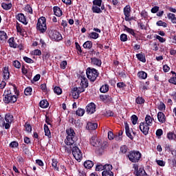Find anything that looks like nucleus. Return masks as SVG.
<instances>
[{"instance_id": "1", "label": "nucleus", "mask_w": 176, "mask_h": 176, "mask_svg": "<svg viewBox=\"0 0 176 176\" xmlns=\"http://www.w3.org/2000/svg\"><path fill=\"white\" fill-rule=\"evenodd\" d=\"M66 133L67 136L65 140V144L71 146V145H74L78 141V137H76V133H75V131L72 128L67 129Z\"/></svg>"}, {"instance_id": "2", "label": "nucleus", "mask_w": 176, "mask_h": 176, "mask_svg": "<svg viewBox=\"0 0 176 176\" xmlns=\"http://www.w3.org/2000/svg\"><path fill=\"white\" fill-rule=\"evenodd\" d=\"M4 119L2 118V116H0V126L5 127V129L8 130L10 129V124H12L14 120L13 115L10 113H6Z\"/></svg>"}, {"instance_id": "3", "label": "nucleus", "mask_w": 176, "mask_h": 176, "mask_svg": "<svg viewBox=\"0 0 176 176\" xmlns=\"http://www.w3.org/2000/svg\"><path fill=\"white\" fill-rule=\"evenodd\" d=\"M14 91L15 92V95H12V94L3 95V102L5 104H14V102L17 101V98L20 92L19 90H17L16 87H14Z\"/></svg>"}, {"instance_id": "4", "label": "nucleus", "mask_w": 176, "mask_h": 176, "mask_svg": "<svg viewBox=\"0 0 176 176\" xmlns=\"http://www.w3.org/2000/svg\"><path fill=\"white\" fill-rule=\"evenodd\" d=\"M36 30L39 32V34H45L46 32L47 25H46V18L45 16H41L38 19Z\"/></svg>"}, {"instance_id": "5", "label": "nucleus", "mask_w": 176, "mask_h": 176, "mask_svg": "<svg viewBox=\"0 0 176 176\" xmlns=\"http://www.w3.org/2000/svg\"><path fill=\"white\" fill-rule=\"evenodd\" d=\"M86 74L87 78L91 82H96V79H97V78H98V75H100V73H98V70L91 67H88L87 69Z\"/></svg>"}, {"instance_id": "6", "label": "nucleus", "mask_w": 176, "mask_h": 176, "mask_svg": "<svg viewBox=\"0 0 176 176\" xmlns=\"http://www.w3.org/2000/svg\"><path fill=\"white\" fill-rule=\"evenodd\" d=\"M142 155L138 151H132L128 155L129 160L131 163H138Z\"/></svg>"}, {"instance_id": "7", "label": "nucleus", "mask_w": 176, "mask_h": 176, "mask_svg": "<svg viewBox=\"0 0 176 176\" xmlns=\"http://www.w3.org/2000/svg\"><path fill=\"white\" fill-rule=\"evenodd\" d=\"M72 153L74 159H76V160H77V162H80V160H82V159L83 158V155L82 154V151H80V149H79V147H78V146H74L72 148Z\"/></svg>"}, {"instance_id": "8", "label": "nucleus", "mask_w": 176, "mask_h": 176, "mask_svg": "<svg viewBox=\"0 0 176 176\" xmlns=\"http://www.w3.org/2000/svg\"><path fill=\"white\" fill-rule=\"evenodd\" d=\"M149 127L151 126L144 122H140L139 125V129L144 135H148L149 134Z\"/></svg>"}, {"instance_id": "9", "label": "nucleus", "mask_w": 176, "mask_h": 176, "mask_svg": "<svg viewBox=\"0 0 176 176\" xmlns=\"http://www.w3.org/2000/svg\"><path fill=\"white\" fill-rule=\"evenodd\" d=\"M105 168L106 170L102 172V176H113V172H112L113 167L111 164H106Z\"/></svg>"}, {"instance_id": "10", "label": "nucleus", "mask_w": 176, "mask_h": 176, "mask_svg": "<svg viewBox=\"0 0 176 176\" xmlns=\"http://www.w3.org/2000/svg\"><path fill=\"white\" fill-rule=\"evenodd\" d=\"M83 91H85V89L83 88L74 87L72 91L73 98H74V100H78V98H79L80 93H83Z\"/></svg>"}, {"instance_id": "11", "label": "nucleus", "mask_w": 176, "mask_h": 176, "mask_svg": "<svg viewBox=\"0 0 176 176\" xmlns=\"http://www.w3.org/2000/svg\"><path fill=\"white\" fill-rule=\"evenodd\" d=\"M16 20H18V21H19L24 25H27V24H28V21L27 20V16H25V15H24V14H23V13H19L18 14H16Z\"/></svg>"}, {"instance_id": "12", "label": "nucleus", "mask_w": 176, "mask_h": 176, "mask_svg": "<svg viewBox=\"0 0 176 176\" xmlns=\"http://www.w3.org/2000/svg\"><path fill=\"white\" fill-rule=\"evenodd\" d=\"M131 12V8L129 5H127L124 8V14L125 16V21H131V19L130 18Z\"/></svg>"}, {"instance_id": "13", "label": "nucleus", "mask_w": 176, "mask_h": 176, "mask_svg": "<svg viewBox=\"0 0 176 176\" xmlns=\"http://www.w3.org/2000/svg\"><path fill=\"white\" fill-rule=\"evenodd\" d=\"M86 111L89 115H92L96 112V104L91 102L86 107Z\"/></svg>"}, {"instance_id": "14", "label": "nucleus", "mask_w": 176, "mask_h": 176, "mask_svg": "<svg viewBox=\"0 0 176 176\" xmlns=\"http://www.w3.org/2000/svg\"><path fill=\"white\" fill-rule=\"evenodd\" d=\"M80 86L79 87L80 89H83L85 90V89H86V87H89V80H87V78L85 76H81L80 77Z\"/></svg>"}, {"instance_id": "15", "label": "nucleus", "mask_w": 176, "mask_h": 176, "mask_svg": "<svg viewBox=\"0 0 176 176\" xmlns=\"http://www.w3.org/2000/svg\"><path fill=\"white\" fill-rule=\"evenodd\" d=\"M100 99L101 101H103V102H105L106 104L112 102V101H113V99H112V96L109 95H100Z\"/></svg>"}, {"instance_id": "16", "label": "nucleus", "mask_w": 176, "mask_h": 176, "mask_svg": "<svg viewBox=\"0 0 176 176\" xmlns=\"http://www.w3.org/2000/svg\"><path fill=\"white\" fill-rule=\"evenodd\" d=\"M89 141L93 146H100V145H101V142L98 140V138H97L96 135L92 136Z\"/></svg>"}, {"instance_id": "17", "label": "nucleus", "mask_w": 176, "mask_h": 176, "mask_svg": "<svg viewBox=\"0 0 176 176\" xmlns=\"http://www.w3.org/2000/svg\"><path fill=\"white\" fill-rule=\"evenodd\" d=\"M91 65H96V67H101V64H102V61H101V59L98 58L92 57L91 58Z\"/></svg>"}, {"instance_id": "18", "label": "nucleus", "mask_w": 176, "mask_h": 176, "mask_svg": "<svg viewBox=\"0 0 176 176\" xmlns=\"http://www.w3.org/2000/svg\"><path fill=\"white\" fill-rule=\"evenodd\" d=\"M97 127H98V124L96 122H87L86 129L87 130L93 131L97 129Z\"/></svg>"}, {"instance_id": "19", "label": "nucleus", "mask_w": 176, "mask_h": 176, "mask_svg": "<svg viewBox=\"0 0 176 176\" xmlns=\"http://www.w3.org/2000/svg\"><path fill=\"white\" fill-rule=\"evenodd\" d=\"M52 38L53 39H55V41H62L63 40V36L61 35V33L57 31H54L52 32Z\"/></svg>"}, {"instance_id": "20", "label": "nucleus", "mask_w": 176, "mask_h": 176, "mask_svg": "<svg viewBox=\"0 0 176 176\" xmlns=\"http://www.w3.org/2000/svg\"><path fill=\"white\" fill-rule=\"evenodd\" d=\"M10 76V73L9 72V68L8 67H4L3 68V78L4 80H8Z\"/></svg>"}, {"instance_id": "21", "label": "nucleus", "mask_w": 176, "mask_h": 176, "mask_svg": "<svg viewBox=\"0 0 176 176\" xmlns=\"http://www.w3.org/2000/svg\"><path fill=\"white\" fill-rule=\"evenodd\" d=\"M157 120L160 123H166V115L162 111L157 113Z\"/></svg>"}, {"instance_id": "22", "label": "nucleus", "mask_w": 176, "mask_h": 176, "mask_svg": "<svg viewBox=\"0 0 176 176\" xmlns=\"http://www.w3.org/2000/svg\"><path fill=\"white\" fill-rule=\"evenodd\" d=\"M8 42L10 47H12L13 49H17V47H19V45L14 41V37L10 38Z\"/></svg>"}, {"instance_id": "23", "label": "nucleus", "mask_w": 176, "mask_h": 176, "mask_svg": "<svg viewBox=\"0 0 176 176\" xmlns=\"http://www.w3.org/2000/svg\"><path fill=\"white\" fill-rule=\"evenodd\" d=\"M125 126V133L126 135L130 138L131 140H133L134 138L133 137V135H131V132L130 131V126H129V124L127 122H124Z\"/></svg>"}, {"instance_id": "24", "label": "nucleus", "mask_w": 176, "mask_h": 176, "mask_svg": "<svg viewBox=\"0 0 176 176\" xmlns=\"http://www.w3.org/2000/svg\"><path fill=\"white\" fill-rule=\"evenodd\" d=\"M52 166L54 170H55L56 171H60V168H58V161L57 160V159L53 158L52 160Z\"/></svg>"}, {"instance_id": "25", "label": "nucleus", "mask_w": 176, "mask_h": 176, "mask_svg": "<svg viewBox=\"0 0 176 176\" xmlns=\"http://www.w3.org/2000/svg\"><path fill=\"white\" fill-rule=\"evenodd\" d=\"M54 13L55 16H57V17H61V16H63V11L61 10V8L58 6L54 7Z\"/></svg>"}, {"instance_id": "26", "label": "nucleus", "mask_w": 176, "mask_h": 176, "mask_svg": "<svg viewBox=\"0 0 176 176\" xmlns=\"http://www.w3.org/2000/svg\"><path fill=\"white\" fill-rule=\"evenodd\" d=\"M143 123H145L146 124H148V126H152L153 123V118L151 117L149 115H146L145 117V120L143 122Z\"/></svg>"}, {"instance_id": "27", "label": "nucleus", "mask_w": 176, "mask_h": 176, "mask_svg": "<svg viewBox=\"0 0 176 176\" xmlns=\"http://www.w3.org/2000/svg\"><path fill=\"white\" fill-rule=\"evenodd\" d=\"M136 58L139 61H141L142 63H146V58H145V54H142V52L137 54Z\"/></svg>"}, {"instance_id": "28", "label": "nucleus", "mask_w": 176, "mask_h": 176, "mask_svg": "<svg viewBox=\"0 0 176 176\" xmlns=\"http://www.w3.org/2000/svg\"><path fill=\"white\" fill-rule=\"evenodd\" d=\"M136 175L137 176H148V174H146V172H145V170L142 168H137V171H136Z\"/></svg>"}, {"instance_id": "29", "label": "nucleus", "mask_w": 176, "mask_h": 176, "mask_svg": "<svg viewBox=\"0 0 176 176\" xmlns=\"http://www.w3.org/2000/svg\"><path fill=\"white\" fill-rule=\"evenodd\" d=\"M12 3H5L3 2L1 3V8L4 10H10L12 9Z\"/></svg>"}, {"instance_id": "30", "label": "nucleus", "mask_w": 176, "mask_h": 176, "mask_svg": "<svg viewBox=\"0 0 176 176\" xmlns=\"http://www.w3.org/2000/svg\"><path fill=\"white\" fill-rule=\"evenodd\" d=\"M167 18L168 19V20H170V21H171V23H173V24H176L175 14L169 12L167 14Z\"/></svg>"}, {"instance_id": "31", "label": "nucleus", "mask_w": 176, "mask_h": 176, "mask_svg": "<svg viewBox=\"0 0 176 176\" xmlns=\"http://www.w3.org/2000/svg\"><path fill=\"white\" fill-rule=\"evenodd\" d=\"M44 131L45 135L48 137V138H52V133H50V129H49V126L46 124H44Z\"/></svg>"}, {"instance_id": "32", "label": "nucleus", "mask_w": 176, "mask_h": 176, "mask_svg": "<svg viewBox=\"0 0 176 176\" xmlns=\"http://www.w3.org/2000/svg\"><path fill=\"white\" fill-rule=\"evenodd\" d=\"M94 166V162L91 160H87L84 162V166L85 168L90 169Z\"/></svg>"}, {"instance_id": "33", "label": "nucleus", "mask_w": 176, "mask_h": 176, "mask_svg": "<svg viewBox=\"0 0 176 176\" xmlns=\"http://www.w3.org/2000/svg\"><path fill=\"white\" fill-rule=\"evenodd\" d=\"M82 46H83L84 49L90 50V49H91V47H93V42H91L90 41H87L84 43Z\"/></svg>"}, {"instance_id": "34", "label": "nucleus", "mask_w": 176, "mask_h": 176, "mask_svg": "<svg viewBox=\"0 0 176 176\" xmlns=\"http://www.w3.org/2000/svg\"><path fill=\"white\" fill-rule=\"evenodd\" d=\"M91 10L93 13H97L98 14L102 13V10H101V8H100V7L98 6H92Z\"/></svg>"}, {"instance_id": "35", "label": "nucleus", "mask_w": 176, "mask_h": 176, "mask_svg": "<svg viewBox=\"0 0 176 176\" xmlns=\"http://www.w3.org/2000/svg\"><path fill=\"white\" fill-rule=\"evenodd\" d=\"M135 103L138 104V105H142V104H145V99L141 96H138L135 98Z\"/></svg>"}, {"instance_id": "36", "label": "nucleus", "mask_w": 176, "mask_h": 176, "mask_svg": "<svg viewBox=\"0 0 176 176\" xmlns=\"http://www.w3.org/2000/svg\"><path fill=\"white\" fill-rule=\"evenodd\" d=\"M138 76L140 79H146L148 78V74L144 71H141L138 73Z\"/></svg>"}, {"instance_id": "37", "label": "nucleus", "mask_w": 176, "mask_h": 176, "mask_svg": "<svg viewBox=\"0 0 176 176\" xmlns=\"http://www.w3.org/2000/svg\"><path fill=\"white\" fill-rule=\"evenodd\" d=\"M109 91V85L104 84L100 88V93H107Z\"/></svg>"}, {"instance_id": "38", "label": "nucleus", "mask_w": 176, "mask_h": 176, "mask_svg": "<svg viewBox=\"0 0 176 176\" xmlns=\"http://www.w3.org/2000/svg\"><path fill=\"white\" fill-rule=\"evenodd\" d=\"M167 138L168 140H170V141H175L176 135L173 132H169L167 134Z\"/></svg>"}, {"instance_id": "39", "label": "nucleus", "mask_w": 176, "mask_h": 176, "mask_svg": "<svg viewBox=\"0 0 176 176\" xmlns=\"http://www.w3.org/2000/svg\"><path fill=\"white\" fill-rule=\"evenodd\" d=\"M25 12H26V13H28V14H33V10H32V7H31V6L30 4H27L25 6V9H24Z\"/></svg>"}, {"instance_id": "40", "label": "nucleus", "mask_w": 176, "mask_h": 176, "mask_svg": "<svg viewBox=\"0 0 176 176\" xmlns=\"http://www.w3.org/2000/svg\"><path fill=\"white\" fill-rule=\"evenodd\" d=\"M100 34L96 32H92L89 34V38L91 39H98Z\"/></svg>"}, {"instance_id": "41", "label": "nucleus", "mask_w": 176, "mask_h": 176, "mask_svg": "<svg viewBox=\"0 0 176 176\" xmlns=\"http://www.w3.org/2000/svg\"><path fill=\"white\" fill-rule=\"evenodd\" d=\"M39 105L41 108H47V107H49V102H47V100H43L39 102Z\"/></svg>"}, {"instance_id": "42", "label": "nucleus", "mask_w": 176, "mask_h": 176, "mask_svg": "<svg viewBox=\"0 0 176 176\" xmlns=\"http://www.w3.org/2000/svg\"><path fill=\"white\" fill-rule=\"evenodd\" d=\"M107 166V164H104V166L102 164H98L96 165V171H105L106 168L105 166Z\"/></svg>"}, {"instance_id": "43", "label": "nucleus", "mask_w": 176, "mask_h": 176, "mask_svg": "<svg viewBox=\"0 0 176 176\" xmlns=\"http://www.w3.org/2000/svg\"><path fill=\"white\" fill-rule=\"evenodd\" d=\"M8 39V34L5 31H0V41H6Z\"/></svg>"}, {"instance_id": "44", "label": "nucleus", "mask_w": 176, "mask_h": 176, "mask_svg": "<svg viewBox=\"0 0 176 176\" xmlns=\"http://www.w3.org/2000/svg\"><path fill=\"white\" fill-rule=\"evenodd\" d=\"M85 112H86L85 109L78 108L76 111V115H77V116H83L85 115Z\"/></svg>"}, {"instance_id": "45", "label": "nucleus", "mask_w": 176, "mask_h": 176, "mask_svg": "<svg viewBox=\"0 0 176 176\" xmlns=\"http://www.w3.org/2000/svg\"><path fill=\"white\" fill-rule=\"evenodd\" d=\"M156 25H157V27H163L164 28H167V23L166 22H163L162 20L157 21Z\"/></svg>"}, {"instance_id": "46", "label": "nucleus", "mask_w": 176, "mask_h": 176, "mask_svg": "<svg viewBox=\"0 0 176 176\" xmlns=\"http://www.w3.org/2000/svg\"><path fill=\"white\" fill-rule=\"evenodd\" d=\"M124 30L126 31V32L131 34V35H133V36H135V32H134V30L129 28L127 26H124Z\"/></svg>"}, {"instance_id": "47", "label": "nucleus", "mask_w": 176, "mask_h": 176, "mask_svg": "<svg viewBox=\"0 0 176 176\" xmlns=\"http://www.w3.org/2000/svg\"><path fill=\"white\" fill-rule=\"evenodd\" d=\"M24 93L26 96H31V94H32V88L31 87H26Z\"/></svg>"}, {"instance_id": "48", "label": "nucleus", "mask_w": 176, "mask_h": 176, "mask_svg": "<svg viewBox=\"0 0 176 176\" xmlns=\"http://www.w3.org/2000/svg\"><path fill=\"white\" fill-rule=\"evenodd\" d=\"M92 3L93 6H98L99 8H101L102 0H94Z\"/></svg>"}, {"instance_id": "49", "label": "nucleus", "mask_w": 176, "mask_h": 176, "mask_svg": "<svg viewBox=\"0 0 176 176\" xmlns=\"http://www.w3.org/2000/svg\"><path fill=\"white\" fill-rule=\"evenodd\" d=\"M54 92L55 93V94L60 96V94H61V93H63V89L61 88H60V87H55L54 88Z\"/></svg>"}, {"instance_id": "50", "label": "nucleus", "mask_w": 176, "mask_h": 176, "mask_svg": "<svg viewBox=\"0 0 176 176\" xmlns=\"http://www.w3.org/2000/svg\"><path fill=\"white\" fill-rule=\"evenodd\" d=\"M76 45V49L78 52V54L80 55L82 54V47H80V45H79V43L78 42L75 43Z\"/></svg>"}, {"instance_id": "51", "label": "nucleus", "mask_w": 176, "mask_h": 176, "mask_svg": "<svg viewBox=\"0 0 176 176\" xmlns=\"http://www.w3.org/2000/svg\"><path fill=\"white\" fill-rule=\"evenodd\" d=\"M32 56H41L42 55V51L41 50H34L32 52Z\"/></svg>"}, {"instance_id": "52", "label": "nucleus", "mask_w": 176, "mask_h": 176, "mask_svg": "<svg viewBox=\"0 0 176 176\" xmlns=\"http://www.w3.org/2000/svg\"><path fill=\"white\" fill-rule=\"evenodd\" d=\"M138 121V117L136 115H133L131 116V122L133 125L137 124V122Z\"/></svg>"}, {"instance_id": "53", "label": "nucleus", "mask_w": 176, "mask_h": 176, "mask_svg": "<svg viewBox=\"0 0 176 176\" xmlns=\"http://www.w3.org/2000/svg\"><path fill=\"white\" fill-rule=\"evenodd\" d=\"M121 42H127V34H122L120 36Z\"/></svg>"}, {"instance_id": "54", "label": "nucleus", "mask_w": 176, "mask_h": 176, "mask_svg": "<svg viewBox=\"0 0 176 176\" xmlns=\"http://www.w3.org/2000/svg\"><path fill=\"white\" fill-rule=\"evenodd\" d=\"M23 60L28 64H34V60L31 59L30 58H28V56H24Z\"/></svg>"}, {"instance_id": "55", "label": "nucleus", "mask_w": 176, "mask_h": 176, "mask_svg": "<svg viewBox=\"0 0 176 176\" xmlns=\"http://www.w3.org/2000/svg\"><path fill=\"white\" fill-rule=\"evenodd\" d=\"M12 64L15 68H21V63L19 60H14Z\"/></svg>"}, {"instance_id": "56", "label": "nucleus", "mask_w": 176, "mask_h": 176, "mask_svg": "<svg viewBox=\"0 0 176 176\" xmlns=\"http://www.w3.org/2000/svg\"><path fill=\"white\" fill-rule=\"evenodd\" d=\"M127 149H129L127 148V146L123 145L120 147V153H122L123 155H124V153H126L127 152Z\"/></svg>"}, {"instance_id": "57", "label": "nucleus", "mask_w": 176, "mask_h": 176, "mask_svg": "<svg viewBox=\"0 0 176 176\" xmlns=\"http://www.w3.org/2000/svg\"><path fill=\"white\" fill-rule=\"evenodd\" d=\"M159 111H166V104L161 102L158 106Z\"/></svg>"}, {"instance_id": "58", "label": "nucleus", "mask_w": 176, "mask_h": 176, "mask_svg": "<svg viewBox=\"0 0 176 176\" xmlns=\"http://www.w3.org/2000/svg\"><path fill=\"white\" fill-rule=\"evenodd\" d=\"M25 129L28 133H31V131H32V127L31 126V124H25Z\"/></svg>"}, {"instance_id": "59", "label": "nucleus", "mask_w": 176, "mask_h": 176, "mask_svg": "<svg viewBox=\"0 0 176 176\" xmlns=\"http://www.w3.org/2000/svg\"><path fill=\"white\" fill-rule=\"evenodd\" d=\"M156 163L157 164H158V166H160L161 167H164L166 166V162L163 160H157Z\"/></svg>"}, {"instance_id": "60", "label": "nucleus", "mask_w": 176, "mask_h": 176, "mask_svg": "<svg viewBox=\"0 0 176 176\" xmlns=\"http://www.w3.org/2000/svg\"><path fill=\"white\" fill-rule=\"evenodd\" d=\"M9 146L10 148H17L19 146V142L13 141L11 143H10Z\"/></svg>"}, {"instance_id": "61", "label": "nucleus", "mask_w": 176, "mask_h": 176, "mask_svg": "<svg viewBox=\"0 0 176 176\" xmlns=\"http://www.w3.org/2000/svg\"><path fill=\"white\" fill-rule=\"evenodd\" d=\"M50 58V52H44L43 54V60H48Z\"/></svg>"}, {"instance_id": "62", "label": "nucleus", "mask_w": 176, "mask_h": 176, "mask_svg": "<svg viewBox=\"0 0 176 176\" xmlns=\"http://www.w3.org/2000/svg\"><path fill=\"white\" fill-rule=\"evenodd\" d=\"M169 83H171L172 85H176V76H172L169 80H168Z\"/></svg>"}, {"instance_id": "63", "label": "nucleus", "mask_w": 176, "mask_h": 176, "mask_svg": "<svg viewBox=\"0 0 176 176\" xmlns=\"http://www.w3.org/2000/svg\"><path fill=\"white\" fill-rule=\"evenodd\" d=\"M156 39H157L159 41V42H160L161 43H164V42H166V38L159 36V35H156L155 36Z\"/></svg>"}, {"instance_id": "64", "label": "nucleus", "mask_w": 176, "mask_h": 176, "mask_svg": "<svg viewBox=\"0 0 176 176\" xmlns=\"http://www.w3.org/2000/svg\"><path fill=\"white\" fill-rule=\"evenodd\" d=\"M67 60H63L61 62V63L60 64V67L61 68V69H65L66 67H67Z\"/></svg>"}]
</instances>
